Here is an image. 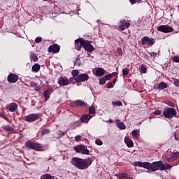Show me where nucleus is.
<instances>
[{
    "mask_svg": "<svg viewBox=\"0 0 179 179\" xmlns=\"http://www.w3.org/2000/svg\"><path fill=\"white\" fill-rule=\"evenodd\" d=\"M134 166L143 167V169H146L150 171H157V170H170V169H171V166L169 165L167 163L164 164L162 161L155 162L152 164L150 162H136L134 163Z\"/></svg>",
    "mask_w": 179,
    "mask_h": 179,
    "instance_id": "obj_1",
    "label": "nucleus"
},
{
    "mask_svg": "<svg viewBox=\"0 0 179 179\" xmlns=\"http://www.w3.org/2000/svg\"><path fill=\"white\" fill-rule=\"evenodd\" d=\"M92 163H93V161L90 158L83 159L79 157H73L71 159V164L79 170H86Z\"/></svg>",
    "mask_w": 179,
    "mask_h": 179,
    "instance_id": "obj_2",
    "label": "nucleus"
},
{
    "mask_svg": "<svg viewBox=\"0 0 179 179\" xmlns=\"http://www.w3.org/2000/svg\"><path fill=\"white\" fill-rule=\"evenodd\" d=\"M76 44L77 45L76 50L78 51L83 47L84 50L85 51H87L88 52H92V51H94V47L92 45L90 42L89 41H86L82 38H79L78 39L75 41Z\"/></svg>",
    "mask_w": 179,
    "mask_h": 179,
    "instance_id": "obj_3",
    "label": "nucleus"
},
{
    "mask_svg": "<svg viewBox=\"0 0 179 179\" xmlns=\"http://www.w3.org/2000/svg\"><path fill=\"white\" fill-rule=\"evenodd\" d=\"M163 115L166 118H173V117L177 115V112L173 108H165L163 110Z\"/></svg>",
    "mask_w": 179,
    "mask_h": 179,
    "instance_id": "obj_4",
    "label": "nucleus"
},
{
    "mask_svg": "<svg viewBox=\"0 0 179 179\" xmlns=\"http://www.w3.org/2000/svg\"><path fill=\"white\" fill-rule=\"evenodd\" d=\"M73 150L76 153H81V155H89L90 153V151L87 150V147L83 145L74 146Z\"/></svg>",
    "mask_w": 179,
    "mask_h": 179,
    "instance_id": "obj_5",
    "label": "nucleus"
},
{
    "mask_svg": "<svg viewBox=\"0 0 179 179\" xmlns=\"http://www.w3.org/2000/svg\"><path fill=\"white\" fill-rule=\"evenodd\" d=\"M39 118H41V113H32L24 117V121L27 122H34V121H37Z\"/></svg>",
    "mask_w": 179,
    "mask_h": 179,
    "instance_id": "obj_6",
    "label": "nucleus"
},
{
    "mask_svg": "<svg viewBox=\"0 0 179 179\" xmlns=\"http://www.w3.org/2000/svg\"><path fill=\"white\" fill-rule=\"evenodd\" d=\"M25 146L29 148V149H32L33 150H41V144L38 143H31L30 141H27L25 143Z\"/></svg>",
    "mask_w": 179,
    "mask_h": 179,
    "instance_id": "obj_7",
    "label": "nucleus"
},
{
    "mask_svg": "<svg viewBox=\"0 0 179 179\" xmlns=\"http://www.w3.org/2000/svg\"><path fill=\"white\" fill-rule=\"evenodd\" d=\"M158 31H162V33H171L173 31V27H169L167 25H161L157 29Z\"/></svg>",
    "mask_w": 179,
    "mask_h": 179,
    "instance_id": "obj_8",
    "label": "nucleus"
},
{
    "mask_svg": "<svg viewBox=\"0 0 179 179\" xmlns=\"http://www.w3.org/2000/svg\"><path fill=\"white\" fill-rule=\"evenodd\" d=\"M86 80H89V76L86 73L80 74L76 78V82L78 83L80 82H86Z\"/></svg>",
    "mask_w": 179,
    "mask_h": 179,
    "instance_id": "obj_9",
    "label": "nucleus"
},
{
    "mask_svg": "<svg viewBox=\"0 0 179 179\" xmlns=\"http://www.w3.org/2000/svg\"><path fill=\"white\" fill-rule=\"evenodd\" d=\"M6 109L10 113H16L17 111V103L12 102L6 106Z\"/></svg>",
    "mask_w": 179,
    "mask_h": 179,
    "instance_id": "obj_10",
    "label": "nucleus"
},
{
    "mask_svg": "<svg viewBox=\"0 0 179 179\" xmlns=\"http://www.w3.org/2000/svg\"><path fill=\"white\" fill-rule=\"evenodd\" d=\"M155 43V39L150 38L148 36H144L141 38V44H148V45H153Z\"/></svg>",
    "mask_w": 179,
    "mask_h": 179,
    "instance_id": "obj_11",
    "label": "nucleus"
},
{
    "mask_svg": "<svg viewBox=\"0 0 179 179\" xmlns=\"http://www.w3.org/2000/svg\"><path fill=\"white\" fill-rule=\"evenodd\" d=\"M167 84L165 83H159V84L155 85L153 87V89L155 90H164V89H166Z\"/></svg>",
    "mask_w": 179,
    "mask_h": 179,
    "instance_id": "obj_12",
    "label": "nucleus"
},
{
    "mask_svg": "<svg viewBox=\"0 0 179 179\" xmlns=\"http://www.w3.org/2000/svg\"><path fill=\"white\" fill-rule=\"evenodd\" d=\"M49 52H54L55 54H57V52H59V45L55 44L52 45L48 48Z\"/></svg>",
    "mask_w": 179,
    "mask_h": 179,
    "instance_id": "obj_13",
    "label": "nucleus"
},
{
    "mask_svg": "<svg viewBox=\"0 0 179 179\" xmlns=\"http://www.w3.org/2000/svg\"><path fill=\"white\" fill-rule=\"evenodd\" d=\"M19 79V76L16 74H10L8 76V80L10 83H15V82H17V80Z\"/></svg>",
    "mask_w": 179,
    "mask_h": 179,
    "instance_id": "obj_14",
    "label": "nucleus"
},
{
    "mask_svg": "<svg viewBox=\"0 0 179 179\" xmlns=\"http://www.w3.org/2000/svg\"><path fill=\"white\" fill-rule=\"evenodd\" d=\"M69 82L71 81L64 78H59L58 79V83L60 86H68V85H69Z\"/></svg>",
    "mask_w": 179,
    "mask_h": 179,
    "instance_id": "obj_15",
    "label": "nucleus"
},
{
    "mask_svg": "<svg viewBox=\"0 0 179 179\" xmlns=\"http://www.w3.org/2000/svg\"><path fill=\"white\" fill-rule=\"evenodd\" d=\"M120 23L122 24L119 26V29H120V30H125V27H129V26H131V23L125 22V20H122Z\"/></svg>",
    "mask_w": 179,
    "mask_h": 179,
    "instance_id": "obj_16",
    "label": "nucleus"
},
{
    "mask_svg": "<svg viewBox=\"0 0 179 179\" xmlns=\"http://www.w3.org/2000/svg\"><path fill=\"white\" fill-rule=\"evenodd\" d=\"M52 88L49 87L47 90L45 91L43 96L45 97V100H48L50 99V95L52 93Z\"/></svg>",
    "mask_w": 179,
    "mask_h": 179,
    "instance_id": "obj_17",
    "label": "nucleus"
},
{
    "mask_svg": "<svg viewBox=\"0 0 179 179\" xmlns=\"http://www.w3.org/2000/svg\"><path fill=\"white\" fill-rule=\"evenodd\" d=\"M71 75H72L73 77L70 78L69 81L70 82H73V80H76V78H78V76H79V71L73 70L71 72Z\"/></svg>",
    "mask_w": 179,
    "mask_h": 179,
    "instance_id": "obj_18",
    "label": "nucleus"
},
{
    "mask_svg": "<svg viewBox=\"0 0 179 179\" xmlns=\"http://www.w3.org/2000/svg\"><path fill=\"white\" fill-rule=\"evenodd\" d=\"M91 118H92V116L90 115L89 114L84 115H82V117H80V121L81 122H88Z\"/></svg>",
    "mask_w": 179,
    "mask_h": 179,
    "instance_id": "obj_19",
    "label": "nucleus"
},
{
    "mask_svg": "<svg viewBox=\"0 0 179 179\" xmlns=\"http://www.w3.org/2000/svg\"><path fill=\"white\" fill-rule=\"evenodd\" d=\"M124 143H126L127 148H132V146H134V142L128 137L124 138Z\"/></svg>",
    "mask_w": 179,
    "mask_h": 179,
    "instance_id": "obj_20",
    "label": "nucleus"
},
{
    "mask_svg": "<svg viewBox=\"0 0 179 179\" xmlns=\"http://www.w3.org/2000/svg\"><path fill=\"white\" fill-rule=\"evenodd\" d=\"M30 86H31V87L34 89V90H36V92H38V90H40V89H41L40 85L34 82H31Z\"/></svg>",
    "mask_w": 179,
    "mask_h": 179,
    "instance_id": "obj_21",
    "label": "nucleus"
},
{
    "mask_svg": "<svg viewBox=\"0 0 179 179\" xmlns=\"http://www.w3.org/2000/svg\"><path fill=\"white\" fill-rule=\"evenodd\" d=\"M96 76H103V75H104V69L98 68L96 70Z\"/></svg>",
    "mask_w": 179,
    "mask_h": 179,
    "instance_id": "obj_22",
    "label": "nucleus"
},
{
    "mask_svg": "<svg viewBox=\"0 0 179 179\" xmlns=\"http://www.w3.org/2000/svg\"><path fill=\"white\" fill-rule=\"evenodd\" d=\"M41 179H55V178H54V176L48 173H46L45 175L41 176Z\"/></svg>",
    "mask_w": 179,
    "mask_h": 179,
    "instance_id": "obj_23",
    "label": "nucleus"
},
{
    "mask_svg": "<svg viewBox=\"0 0 179 179\" xmlns=\"http://www.w3.org/2000/svg\"><path fill=\"white\" fill-rule=\"evenodd\" d=\"M38 71H40V64H35L32 66V72H38Z\"/></svg>",
    "mask_w": 179,
    "mask_h": 179,
    "instance_id": "obj_24",
    "label": "nucleus"
},
{
    "mask_svg": "<svg viewBox=\"0 0 179 179\" xmlns=\"http://www.w3.org/2000/svg\"><path fill=\"white\" fill-rule=\"evenodd\" d=\"M171 157H172V159H173V161L176 162V160L178 159V157H179V152H173V153L171 155Z\"/></svg>",
    "mask_w": 179,
    "mask_h": 179,
    "instance_id": "obj_25",
    "label": "nucleus"
},
{
    "mask_svg": "<svg viewBox=\"0 0 179 179\" xmlns=\"http://www.w3.org/2000/svg\"><path fill=\"white\" fill-rule=\"evenodd\" d=\"M76 106H87V103H85V101L81 100H77L76 101Z\"/></svg>",
    "mask_w": 179,
    "mask_h": 179,
    "instance_id": "obj_26",
    "label": "nucleus"
},
{
    "mask_svg": "<svg viewBox=\"0 0 179 179\" xmlns=\"http://www.w3.org/2000/svg\"><path fill=\"white\" fill-rule=\"evenodd\" d=\"M117 128H120V129H125V124L124 122H120L117 123Z\"/></svg>",
    "mask_w": 179,
    "mask_h": 179,
    "instance_id": "obj_27",
    "label": "nucleus"
},
{
    "mask_svg": "<svg viewBox=\"0 0 179 179\" xmlns=\"http://www.w3.org/2000/svg\"><path fill=\"white\" fill-rule=\"evenodd\" d=\"M89 113L90 114H95L96 113V108L94 106H90L89 108Z\"/></svg>",
    "mask_w": 179,
    "mask_h": 179,
    "instance_id": "obj_28",
    "label": "nucleus"
},
{
    "mask_svg": "<svg viewBox=\"0 0 179 179\" xmlns=\"http://www.w3.org/2000/svg\"><path fill=\"white\" fill-rule=\"evenodd\" d=\"M113 106H115L116 107H120L122 106V102L121 101H117L115 102H112Z\"/></svg>",
    "mask_w": 179,
    "mask_h": 179,
    "instance_id": "obj_29",
    "label": "nucleus"
},
{
    "mask_svg": "<svg viewBox=\"0 0 179 179\" xmlns=\"http://www.w3.org/2000/svg\"><path fill=\"white\" fill-rule=\"evenodd\" d=\"M131 135H132L133 138H138L139 133H138V131H136V130H133L131 132Z\"/></svg>",
    "mask_w": 179,
    "mask_h": 179,
    "instance_id": "obj_30",
    "label": "nucleus"
},
{
    "mask_svg": "<svg viewBox=\"0 0 179 179\" xmlns=\"http://www.w3.org/2000/svg\"><path fill=\"white\" fill-rule=\"evenodd\" d=\"M129 73V69L128 68H125L122 69L123 76H127Z\"/></svg>",
    "mask_w": 179,
    "mask_h": 179,
    "instance_id": "obj_31",
    "label": "nucleus"
},
{
    "mask_svg": "<svg viewBox=\"0 0 179 179\" xmlns=\"http://www.w3.org/2000/svg\"><path fill=\"white\" fill-rule=\"evenodd\" d=\"M164 103L165 104H167V106H169L170 107H174L175 106L174 103L170 101H164Z\"/></svg>",
    "mask_w": 179,
    "mask_h": 179,
    "instance_id": "obj_32",
    "label": "nucleus"
},
{
    "mask_svg": "<svg viewBox=\"0 0 179 179\" xmlns=\"http://www.w3.org/2000/svg\"><path fill=\"white\" fill-rule=\"evenodd\" d=\"M140 72H141V73H146V66H145L143 64L141 65Z\"/></svg>",
    "mask_w": 179,
    "mask_h": 179,
    "instance_id": "obj_33",
    "label": "nucleus"
},
{
    "mask_svg": "<svg viewBox=\"0 0 179 179\" xmlns=\"http://www.w3.org/2000/svg\"><path fill=\"white\" fill-rule=\"evenodd\" d=\"M128 177L127 173H121L119 175V178H127Z\"/></svg>",
    "mask_w": 179,
    "mask_h": 179,
    "instance_id": "obj_34",
    "label": "nucleus"
},
{
    "mask_svg": "<svg viewBox=\"0 0 179 179\" xmlns=\"http://www.w3.org/2000/svg\"><path fill=\"white\" fill-rule=\"evenodd\" d=\"M30 57L31 58V59H34V61H36V59H38V58H37V56H36L34 53H31Z\"/></svg>",
    "mask_w": 179,
    "mask_h": 179,
    "instance_id": "obj_35",
    "label": "nucleus"
},
{
    "mask_svg": "<svg viewBox=\"0 0 179 179\" xmlns=\"http://www.w3.org/2000/svg\"><path fill=\"white\" fill-rule=\"evenodd\" d=\"M105 79L106 80H110V79H111V78H113V74H108V75H106L104 76Z\"/></svg>",
    "mask_w": 179,
    "mask_h": 179,
    "instance_id": "obj_36",
    "label": "nucleus"
},
{
    "mask_svg": "<svg viewBox=\"0 0 179 179\" xmlns=\"http://www.w3.org/2000/svg\"><path fill=\"white\" fill-rule=\"evenodd\" d=\"M99 85H106V78H102L99 80Z\"/></svg>",
    "mask_w": 179,
    "mask_h": 179,
    "instance_id": "obj_37",
    "label": "nucleus"
},
{
    "mask_svg": "<svg viewBox=\"0 0 179 179\" xmlns=\"http://www.w3.org/2000/svg\"><path fill=\"white\" fill-rule=\"evenodd\" d=\"M173 85L176 86V87H179V80L178 79H175L173 82Z\"/></svg>",
    "mask_w": 179,
    "mask_h": 179,
    "instance_id": "obj_38",
    "label": "nucleus"
},
{
    "mask_svg": "<svg viewBox=\"0 0 179 179\" xmlns=\"http://www.w3.org/2000/svg\"><path fill=\"white\" fill-rule=\"evenodd\" d=\"M95 143L96 145H98V146H101V145H103V141H101V140H96Z\"/></svg>",
    "mask_w": 179,
    "mask_h": 179,
    "instance_id": "obj_39",
    "label": "nucleus"
},
{
    "mask_svg": "<svg viewBox=\"0 0 179 179\" xmlns=\"http://www.w3.org/2000/svg\"><path fill=\"white\" fill-rule=\"evenodd\" d=\"M49 132H50V129H45L43 130L42 135L43 136L47 135V134H48Z\"/></svg>",
    "mask_w": 179,
    "mask_h": 179,
    "instance_id": "obj_40",
    "label": "nucleus"
},
{
    "mask_svg": "<svg viewBox=\"0 0 179 179\" xmlns=\"http://www.w3.org/2000/svg\"><path fill=\"white\" fill-rule=\"evenodd\" d=\"M3 128L6 129V131H11L12 130V127L9 125H6L3 127Z\"/></svg>",
    "mask_w": 179,
    "mask_h": 179,
    "instance_id": "obj_41",
    "label": "nucleus"
},
{
    "mask_svg": "<svg viewBox=\"0 0 179 179\" xmlns=\"http://www.w3.org/2000/svg\"><path fill=\"white\" fill-rule=\"evenodd\" d=\"M150 57H152V58H156L157 53H156L155 52H150Z\"/></svg>",
    "mask_w": 179,
    "mask_h": 179,
    "instance_id": "obj_42",
    "label": "nucleus"
},
{
    "mask_svg": "<svg viewBox=\"0 0 179 179\" xmlns=\"http://www.w3.org/2000/svg\"><path fill=\"white\" fill-rule=\"evenodd\" d=\"M80 139H82V136H80V135H78L75 137V141L76 142H79V141H80Z\"/></svg>",
    "mask_w": 179,
    "mask_h": 179,
    "instance_id": "obj_43",
    "label": "nucleus"
},
{
    "mask_svg": "<svg viewBox=\"0 0 179 179\" xmlns=\"http://www.w3.org/2000/svg\"><path fill=\"white\" fill-rule=\"evenodd\" d=\"M117 51L119 55H122V49L121 48H118Z\"/></svg>",
    "mask_w": 179,
    "mask_h": 179,
    "instance_id": "obj_44",
    "label": "nucleus"
},
{
    "mask_svg": "<svg viewBox=\"0 0 179 179\" xmlns=\"http://www.w3.org/2000/svg\"><path fill=\"white\" fill-rule=\"evenodd\" d=\"M173 61L176 63H178L179 62V56H174L173 57Z\"/></svg>",
    "mask_w": 179,
    "mask_h": 179,
    "instance_id": "obj_45",
    "label": "nucleus"
},
{
    "mask_svg": "<svg viewBox=\"0 0 179 179\" xmlns=\"http://www.w3.org/2000/svg\"><path fill=\"white\" fill-rule=\"evenodd\" d=\"M41 40H42L41 37L38 36V37H37V38L35 39V42H36V43H41Z\"/></svg>",
    "mask_w": 179,
    "mask_h": 179,
    "instance_id": "obj_46",
    "label": "nucleus"
},
{
    "mask_svg": "<svg viewBox=\"0 0 179 179\" xmlns=\"http://www.w3.org/2000/svg\"><path fill=\"white\" fill-rule=\"evenodd\" d=\"M107 87H108V89H111V88L114 87V85H113V83H108L107 85Z\"/></svg>",
    "mask_w": 179,
    "mask_h": 179,
    "instance_id": "obj_47",
    "label": "nucleus"
},
{
    "mask_svg": "<svg viewBox=\"0 0 179 179\" xmlns=\"http://www.w3.org/2000/svg\"><path fill=\"white\" fill-rule=\"evenodd\" d=\"M0 117H2V118H4V120H7L6 116L5 115V114L2 112H0Z\"/></svg>",
    "mask_w": 179,
    "mask_h": 179,
    "instance_id": "obj_48",
    "label": "nucleus"
},
{
    "mask_svg": "<svg viewBox=\"0 0 179 179\" xmlns=\"http://www.w3.org/2000/svg\"><path fill=\"white\" fill-rule=\"evenodd\" d=\"M167 162H169V163H173V162H174V159H173V157H171V155L170 158H167Z\"/></svg>",
    "mask_w": 179,
    "mask_h": 179,
    "instance_id": "obj_49",
    "label": "nucleus"
},
{
    "mask_svg": "<svg viewBox=\"0 0 179 179\" xmlns=\"http://www.w3.org/2000/svg\"><path fill=\"white\" fill-rule=\"evenodd\" d=\"M155 114V115H160V114H162V110H156Z\"/></svg>",
    "mask_w": 179,
    "mask_h": 179,
    "instance_id": "obj_50",
    "label": "nucleus"
},
{
    "mask_svg": "<svg viewBox=\"0 0 179 179\" xmlns=\"http://www.w3.org/2000/svg\"><path fill=\"white\" fill-rule=\"evenodd\" d=\"M59 135H60L61 136H64L65 135V132L64 131H59Z\"/></svg>",
    "mask_w": 179,
    "mask_h": 179,
    "instance_id": "obj_51",
    "label": "nucleus"
},
{
    "mask_svg": "<svg viewBox=\"0 0 179 179\" xmlns=\"http://www.w3.org/2000/svg\"><path fill=\"white\" fill-rule=\"evenodd\" d=\"M131 5H134L136 3V0H130Z\"/></svg>",
    "mask_w": 179,
    "mask_h": 179,
    "instance_id": "obj_52",
    "label": "nucleus"
},
{
    "mask_svg": "<svg viewBox=\"0 0 179 179\" xmlns=\"http://www.w3.org/2000/svg\"><path fill=\"white\" fill-rule=\"evenodd\" d=\"M116 82H117V79H114L113 80L112 83H113V85H115Z\"/></svg>",
    "mask_w": 179,
    "mask_h": 179,
    "instance_id": "obj_53",
    "label": "nucleus"
},
{
    "mask_svg": "<svg viewBox=\"0 0 179 179\" xmlns=\"http://www.w3.org/2000/svg\"><path fill=\"white\" fill-rule=\"evenodd\" d=\"M174 138H175V141H178V138H177V136L176 135V134H174Z\"/></svg>",
    "mask_w": 179,
    "mask_h": 179,
    "instance_id": "obj_54",
    "label": "nucleus"
},
{
    "mask_svg": "<svg viewBox=\"0 0 179 179\" xmlns=\"http://www.w3.org/2000/svg\"><path fill=\"white\" fill-rule=\"evenodd\" d=\"M164 159H165V160H167V159H169V157H165Z\"/></svg>",
    "mask_w": 179,
    "mask_h": 179,
    "instance_id": "obj_55",
    "label": "nucleus"
},
{
    "mask_svg": "<svg viewBox=\"0 0 179 179\" xmlns=\"http://www.w3.org/2000/svg\"><path fill=\"white\" fill-rule=\"evenodd\" d=\"M109 122H110V123L113 122V120H109Z\"/></svg>",
    "mask_w": 179,
    "mask_h": 179,
    "instance_id": "obj_56",
    "label": "nucleus"
},
{
    "mask_svg": "<svg viewBox=\"0 0 179 179\" xmlns=\"http://www.w3.org/2000/svg\"><path fill=\"white\" fill-rule=\"evenodd\" d=\"M76 64H78V60L76 61Z\"/></svg>",
    "mask_w": 179,
    "mask_h": 179,
    "instance_id": "obj_57",
    "label": "nucleus"
},
{
    "mask_svg": "<svg viewBox=\"0 0 179 179\" xmlns=\"http://www.w3.org/2000/svg\"><path fill=\"white\" fill-rule=\"evenodd\" d=\"M43 1H47V0H43Z\"/></svg>",
    "mask_w": 179,
    "mask_h": 179,
    "instance_id": "obj_58",
    "label": "nucleus"
}]
</instances>
